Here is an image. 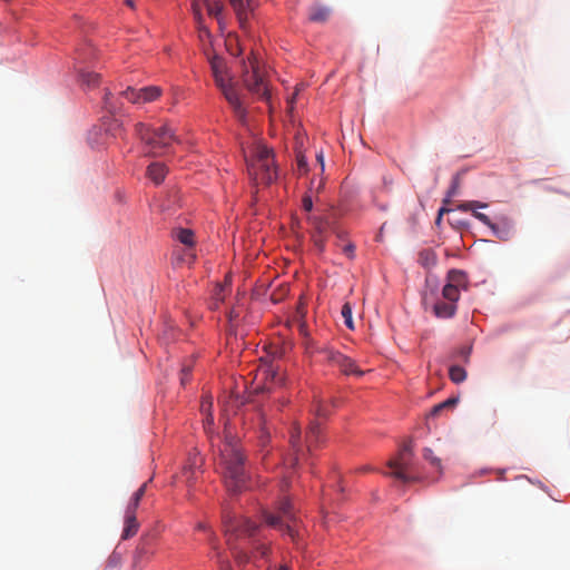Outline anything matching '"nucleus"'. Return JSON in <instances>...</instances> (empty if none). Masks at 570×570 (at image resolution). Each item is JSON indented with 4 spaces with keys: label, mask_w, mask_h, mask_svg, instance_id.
<instances>
[{
    "label": "nucleus",
    "mask_w": 570,
    "mask_h": 570,
    "mask_svg": "<svg viewBox=\"0 0 570 570\" xmlns=\"http://www.w3.org/2000/svg\"><path fill=\"white\" fill-rule=\"evenodd\" d=\"M226 542L239 566L268 561L271 543L262 538L259 525L247 518L225 511L223 515Z\"/></svg>",
    "instance_id": "f257e3e1"
},
{
    "label": "nucleus",
    "mask_w": 570,
    "mask_h": 570,
    "mask_svg": "<svg viewBox=\"0 0 570 570\" xmlns=\"http://www.w3.org/2000/svg\"><path fill=\"white\" fill-rule=\"evenodd\" d=\"M219 453V465L227 490L232 493H238L247 489L246 456L243 453L239 440L233 435H226Z\"/></svg>",
    "instance_id": "f03ea898"
},
{
    "label": "nucleus",
    "mask_w": 570,
    "mask_h": 570,
    "mask_svg": "<svg viewBox=\"0 0 570 570\" xmlns=\"http://www.w3.org/2000/svg\"><path fill=\"white\" fill-rule=\"evenodd\" d=\"M135 134L146 145L150 156L164 155L173 142H179L175 130L167 124L153 128L145 122H137Z\"/></svg>",
    "instance_id": "7ed1b4c3"
},
{
    "label": "nucleus",
    "mask_w": 570,
    "mask_h": 570,
    "mask_svg": "<svg viewBox=\"0 0 570 570\" xmlns=\"http://www.w3.org/2000/svg\"><path fill=\"white\" fill-rule=\"evenodd\" d=\"M242 82L252 95L269 101L271 92L266 71L254 52H250L246 60H242Z\"/></svg>",
    "instance_id": "20e7f679"
},
{
    "label": "nucleus",
    "mask_w": 570,
    "mask_h": 570,
    "mask_svg": "<svg viewBox=\"0 0 570 570\" xmlns=\"http://www.w3.org/2000/svg\"><path fill=\"white\" fill-rule=\"evenodd\" d=\"M248 173L256 184L269 185L277 178L273 151L266 146H257L254 159L248 164Z\"/></svg>",
    "instance_id": "39448f33"
},
{
    "label": "nucleus",
    "mask_w": 570,
    "mask_h": 570,
    "mask_svg": "<svg viewBox=\"0 0 570 570\" xmlns=\"http://www.w3.org/2000/svg\"><path fill=\"white\" fill-rule=\"evenodd\" d=\"M263 517L267 525L286 533L293 541L298 537L297 520L289 500H282L276 513L265 511Z\"/></svg>",
    "instance_id": "423d86ee"
},
{
    "label": "nucleus",
    "mask_w": 570,
    "mask_h": 570,
    "mask_svg": "<svg viewBox=\"0 0 570 570\" xmlns=\"http://www.w3.org/2000/svg\"><path fill=\"white\" fill-rule=\"evenodd\" d=\"M222 68H223V66H222L220 61H217V60L212 61V69H213L216 85L219 87L225 99L228 101V104L233 108L235 116L240 121H245L246 115H247L246 108L244 107L234 85L230 82H225L223 73H222Z\"/></svg>",
    "instance_id": "0eeeda50"
},
{
    "label": "nucleus",
    "mask_w": 570,
    "mask_h": 570,
    "mask_svg": "<svg viewBox=\"0 0 570 570\" xmlns=\"http://www.w3.org/2000/svg\"><path fill=\"white\" fill-rule=\"evenodd\" d=\"M412 442L405 443L400 450L397 458L392 459L387 462L389 468L392 469V472L389 473V475L404 483H409L416 480V478L412 475L414 472L412 464Z\"/></svg>",
    "instance_id": "6e6552de"
},
{
    "label": "nucleus",
    "mask_w": 570,
    "mask_h": 570,
    "mask_svg": "<svg viewBox=\"0 0 570 570\" xmlns=\"http://www.w3.org/2000/svg\"><path fill=\"white\" fill-rule=\"evenodd\" d=\"M325 357V360L334 366H337L341 372L345 375H356L362 376L364 372L357 367L355 362L346 356L340 353L338 351L332 350V348H323L320 351Z\"/></svg>",
    "instance_id": "1a4fd4ad"
},
{
    "label": "nucleus",
    "mask_w": 570,
    "mask_h": 570,
    "mask_svg": "<svg viewBox=\"0 0 570 570\" xmlns=\"http://www.w3.org/2000/svg\"><path fill=\"white\" fill-rule=\"evenodd\" d=\"M156 542L155 533H145L140 537L139 543L136 547L132 557V567L135 570H141L145 562H147L155 553L154 546Z\"/></svg>",
    "instance_id": "9d476101"
},
{
    "label": "nucleus",
    "mask_w": 570,
    "mask_h": 570,
    "mask_svg": "<svg viewBox=\"0 0 570 570\" xmlns=\"http://www.w3.org/2000/svg\"><path fill=\"white\" fill-rule=\"evenodd\" d=\"M173 237L186 246L183 259L187 262L189 265L193 264L196 258V255L193 252V248L195 246L194 232L188 228H175L173 230Z\"/></svg>",
    "instance_id": "9b49d317"
},
{
    "label": "nucleus",
    "mask_w": 570,
    "mask_h": 570,
    "mask_svg": "<svg viewBox=\"0 0 570 570\" xmlns=\"http://www.w3.org/2000/svg\"><path fill=\"white\" fill-rule=\"evenodd\" d=\"M289 445H291V464L297 465L301 458L305 454L304 448L301 442V428L294 424L289 432Z\"/></svg>",
    "instance_id": "f8f14e48"
},
{
    "label": "nucleus",
    "mask_w": 570,
    "mask_h": 570,
    "mask_svg": "<svg viewBox=\"0 0 570 570\" xmlns=\"http://www.w3.org/2000/svg\"><path fill=\"white\" fill-rule=\"evenodd\" d=\"M238 19L239 26L246 29L252 12V0H228Z\"/></svg>",
    "instance_id": "ddd939ff"
},
{
    "label": "nucleus",
    "mask_w": 570,
    "mask_h": 570,
    "mask_svg": "<svg viewBox=\"0 0 570 570\" xmlns=\"http://www.w3.org/2000/svg\"><path fill=\"white\" fill-rule=\"evenodd\" d=\"M209 543L215 554L214 558L218 564L219 570H233L228 559L224 556L223 551L218 547L217 538L214 533L210 534Z\"/></svg>",
    "instance_id": "4468645a"
},
{
    "label": "nucleus",
    "mask_w": 570,
    "mask_h": 570,
    "mask_svg": "<svg viewBox=\"0 0 570 570\" xmlns=\"http://www.w3.org/2000/svg\"><path fill=\"white\" fill-rule=\"evenodd\" d=\"M258 380H271L272 383L281 384L282 377L279 376L278 368L273 364L259 367L256 381Z\"/></svg>",
    "instance_id": "2eb2a0df"
},
{
    "label": "nucleus",
    "mask_w": 570,
    "mask_h": 570,
    "mask_svg": "<svg viewBox=\"0 0 570 570\" xmlns=\"http://www.w3.org/2000/svg\"><path fill=\"white\" fill-rule=\"evenodd\" d=\"M166 174L167 168L160 163H153L147 168V175L155 184H160L165 179Z\"/></svg>",
    "instance_id": "dca6fc26"
},
{
    "label": "nucleus",
    "mask_w": 570,
    "mask_h": 570,
    "mask_svg": "<svg viewBox=\"0 0 570 570\" xmlns=\"http://www.w3.org/2000/svg\"><path fill=\"white\" fill-rule=\"evenodd\" d=\"M448 283L458 288L466 289L468 287V277L463 271L460 269H451L448 273Z\"/></svg>",
    "instance_id": "f3484780"
},
{
    "label": "nucleus",
    "mask_w": 570,
    "mask_h": 570,
    "mask_svg": "<svg viewBox=\"0 0 570 570\" xmlns=\"http://www.w3.org/2000/svg\"><path fill=\"white\" fill-rule=\"evenodd\" d=\"M212 407H213L212 396H204L202 405H200V411L205 415L204 426L207 432H209L212 425L214 424V416L212 413Z\"/></svg>",
    "instance_id": "a211bd4d"
},
{
    "label": "nucleus",
    "mask_w": 570,
    "mask_h": 570,
    "mask_svg": "<svg viewBox=\"0 0 570 570\" xmlns=\"http://www.w3.org/2000/svg\"><path fill=\"white\" fill-rule=\"evenodd\" d=\"M161 88L157 86H148L139 89L140 104L151 102L161 96Z\"/></svg>",
    "instance_id": "6ab92c4d"
},
{
    "label": "nucleus",
    "mask_w": 570,
    "mask_h": 570,
    "mask_svg": "<svg viewBox=\"0 0 570 570\" xmlns=\"http://www.w3.org/2000/svg\"><path fill=\"white\" fill-rule=\"evenodd\" d=\"M139 529V522L137 521L136 515H125V525L122 530L121 538L127 540L136 535Z\"/></svg>",
    "instance_id": "aec40b11"
},
{
    "label": "nucleus",
    "mask_w": 570,
    "mask_h": 570,
    "mask_svg": "<svg viewBox=\"0 0 570 570\" xmlns=\"http://www.w3.org/2000/svg\"><path fill=\"white\" fill-rule=\"evenodd\" d=\"M417 262L424 268H431L436 265L438 256L433 249L425 248L419 253Z\"/></svg>",
    "instance_id": "412c9836"
},
{
    "label": "nucleus",
    "mask_w": 570,
    "mask_h": 570,
    "mask_svg": "<svg viewBox=\"0 0 570 570\" xmlns=\"http://www.w3.org/2000/svg\"><path fill=\"white\" fill-rule=\"evenodd\" d=\"M456 305L450 302H438L434 305V313L438 317L450 318L455 314Z\"/></svg>",
    "instance_id": "4be33fe9"
},
{
    "label": "nucleus",
    "mask_w": 570,
    "mask_h": 570,
    "mask_svg": "<svg viewBox=\"0 0 570 570\" xmlns=\"http://www.w3.org/2000/svg\"><path fill=\"white\" fill-rule=\"evenodd\" d=\"M495 237H498L501 240H509L512 235V227L509 223H504L503 225L494 224L492 223L491 226H489Z\"/></svg>",
    "instance_id": "5701e85b"
},
{
    "label": "nucleus",
    "mask_w": 570,
    "mask_h": 570,
    "mask_svg": "<svg viewBox=\"0 0 570 570\" xmlns=\"http://www.w3.org/2000/svg\"><path fill=\"white\" fill-rule=\"evenodd\" d=\"M203 4L206 7L207 12L210 17H214L217 19V21L220 23V17L222 12L224 10V4L220 0H202Z\"/></svg>",
    "instance_id": "b1692460"
},
{
    "label": "nucleus",
    "mask_w": 570,
    "mask_h": 570,
    "mask_svg": "<svg viewBox=\"0 0 570 570\" xmlns=\"http://www.w3.org/2000/svg\"><path fill=\"white\" fill-rule=\"evenodd\" d=\"M308 220L312 223V225L314 226V228L317 232L318 238L315 240L316 244L318 246H322L323 245V235L326 232L327 225H328L327 222H325L321 217H316V216H309Z\"/></svg>",
    "instance_id": "393cba45"
},
{
    "label": "nucleus",
    "mask_w": 570,
    "mask_h": 570,
    "mask_svg": "<svg viewBox=\"0 0 570 570\" xmlns=\"http://www.w3.org/2000/svg\"><path fill=\"white\" fill-rule=\"evenodd\" d=\"M308 17L313 22H325L330 17V9L321 6L312 7Z\"/></svg>",
    "instance_id": "a878e982"
},
{
    "label": "nucleus",
    "mask_w": 570,
    "mask_h": 570,
    "mask_svg": "<svg viewBox=\"0 0 570 570\" xmlns=\"http://www.w3.org/2000/svg\"><path fill=\"white\" fill-rule=\"evenodd\" d=\"M306 440L308 443L309 451H311L312 446H314L315 444H317L321 441V426H320L318 422L311 423L308 431H307Z\"/></svg>",
    "instance_id": "bb28decb"
},
{
    "label": "nucleus",
    "mask_w": 570,
    "mask_h": 570,
    "mask_svg": "<svg viewBox=\"0 0 570 570\" xmlns=\"http://www.w3.org/2000/svg\"><path fill=\"white\" fill-rule=\"evenodd\" d=\"M80 79L82 85L87 86L88 88H95L100 82V75L91 71H80Z\"/></svg>",
    "instance_id": "cd10ccee"
},
{
    "label": "nucleus",
    "mask_w": 570,
    "mask_h": 570,
    "mask_svg": "<svg viewBox=\"0 0 570 570\" xmlns=\"http://www.w3.org/2000/svg\"><path fill=\"white\" fill-rule=\"evenodd\" d=\"M104 108L111 115H116V114H119L120 110H121V107L120 105H118L116 101H114L112 99V94L109 89H106L105 90V96H104Z\"/></svg>",
    "instance_id": "c85d7f7f"
},
{
    "label": "nucleus",
    "mask_w": 570,
    "mask_h": 570,
    "mask_svg": "<svg viewBox=\"0 0 570 570\" xmlns=\"http://www.w3.org/2000/svg\"><path fill=\"white\" fill-rule=\"evenodd\" d=\"M449 376L453 383H462L466 379V371L460 365H452L449 370Z\"/></svg>",
    "instance_id": "c756f323"
},
{
    "label": "nucleus",
    "mask_w": 570,
    "mask_h": 570,
    "mask_svg": "<svg viewBox=\"0 0 570 570\" xmlns=\"http://www.w3.org/2000/svg\"><path fill=\"white\" fill-rule=\"evenodd\" d=\"M442 295L448 302L455 304L460 298V288L448 283L443 287Z\"/></svg>",
    "instance_id": "7c9ffc66"
},
{
    "label": "nucleus",
    "mask_w": 570,
    "mask_h": 570,
    "mask_svg": "<svg viewBox=\"0 0 570 570\" xmlns=\"http://www.w3.org/2000/svg\"><path fill=\"white\" fill-rule=\"evenodd\" d=\"M119 95L131 104H140L139 89L127 87L125 90L120 91Z\"/></svg>",
    "instance_id": "2f4dec72"
},
{
    "label": "nucleus",
    "mask_w": 570,
    "mask_h": 570,
    "mask_svg": "<svg viewBox=\"0 0 570 570\" xmlns=\"http://www.w3.org/2000/svg\"><path fill=\"white\" fill-rule=\"evenodd\" d=\"M487 207H488V204L481 203L479 200L463 202L458 205V209L461 212H474L478 208H487Z\"/></svg>",
    "instance_id": "473e14b6"
},
{
    "label": "nucleus",
    "mask_w": 570,
    "mask_h": 570,
    "mask_svg": "<svg viewBox=\"0 0 570 570\" xmlns=\"http://www.w3.org/2000/svg\"><path fill=\"white\" fill-rule=\"evenodd\" d=\"M341 314L344 318V323L345 325L350 328V330H354V323H353V318H352V307L348 303H345L343 306H342V311H341Z\"/></svg>",
    "instance_id": "72a5a7b5"
},
{
    "label": "nucleus",
    "mask_w": 570,
    "mask_h": 570,
    "mask_svg": "<svg viewBox=\"0 0 570 570\" xmlns=\"http://www.w3.org/2000/svg\"><path fill=\"white\" fill-rule=\"evenodd\" d=\"M423 458L431 463V465L435 466L439 471H441V460L434 455L433 451L429 448L423 450Z\"/></svg>",
    "instance_id": "f704fd0d"
},
{
    "label": "nucleus",
    "mask_w": 570,
    "mask_h": 570,
    "mask_svg": "<svg viewBox=\"0 0 570 570\" xmlns=\"http://www.w3.org/2000/svg\"><path fill=\"white\" fill-rule=\"evenodd\" d=\"M456 403L454 399H448L436 405H434L431 410V415L435 416L439 415L444 409L451 407Z\"/></svg>",
    "instance_id": "c9c22d12"
},
{
    "label": "nucleus",
    "mask_w": 570,
    "mask_h": 570,
    "mask_svg": "<svg viewBox=\"0 0 570 570\" xmlns=\"http://www.w3.org/2000/svg\"><path fill=\"white\" fill-rule=\"evenodd\" d=\"M258 420H259V440H261L262 445H265L266 441L269 436V433L265 426V417L262 413L258 414Z\"/></svg>",
    "instance_id": "e433bc0d"
},
{
    "label": "nucleus",
    "mask_w": 570,
    "mask_h": 570,
    "mask_svg": "<svg viewBox=\"0 0 570 570\" xmlns=\"http://www.w3.org/2000/svg\"><path fill=\"white\" fill-rule=\"evenodd\" d=\"M200 2L203 3L202 0H194L193 1V4H191V8H193V14H194V18L197 22V24H202L203 22V13H202V4Z\"/></svg>",
    "instance_id": "4c0bfd02"
},
{
    "label": "nucleus",
    "mask_w": 570,
    "mask_h": 570,
    "mask_svg": "<svg viewBox=\"0 0 570 570\" xmlns=\"http://www.w3.org/2000/svg\"><path fill=\"white\" fill-rule=\"evenodd\" d=\"M459 187H460V178H459V175H456L452 179V184L448 190L446 199L444 200V203H449V199L454 197L458 194Z\"/></svg>",
    "instance_id": "58836bf2"
},
{
    "label": "nucleus",
    "mask_w": 570,
    "mask_h": 570,
    "mask_svg": "<svg viewBox=\"0 0 570 570\" xmlns=\"http://www.w3.org/2000/svg\"><path fill=\"white\" fill-rule=\"evenodd\" d=\"M323 187H324V180L322 178L318 181H316L315 179H312L309 183L308 193H311L313 195H318L321 193V190L323 189Z\"/></svg>",
    "instance_id": "ea45409f"
},
{
    "label": "nucleus",
    "mask_w": 570,
    "mask_h": 570,
    "mask_svg": "<svg viewBox=\"0 0 570 570\" xmlns=\"http://www.w3.org/2000/svg\"><path fill=\"white\" fill-rule=\"evenodd\" d=\"M313 197L314 195L308 191L303 196L302 207L307 213H309L313 209Z\"/></svg>",
    "instance_id": "a19ab883"
},
{
    "label": "nucleus",
    "mask_w": 570,
    "mask_h": 570,
    "mask_svg": "<svg viewBox=\"0 0 570 570\" xmlns=\"http://www.w3.org/2000/svg\"><path fill=\"white\" fill-rule=\"evenodd\" d=\"M472 215L479 220L481 222L482 224L487 225L488 227L492 225V222L491 219L489 218L488 215L481 213V212H478V210H474L472 212Z\"/></svg>",
    "instance_id": "79ce46f5"
},
{
    "label": "nucleus",
    "mask_w": 570,
    "mask_h": 570,
    "mask_svg": "<svg viewBox=\"0 0 570 570\" xmlns=\"http://www.w3.org/2000/svg\"><path fill=\"white\" fill-rule=\"evenodd\" d=\"M139 507V502L135 501L132 498L130 499L127 508H126V512H125V515H136V511Z\"/></svg>",
    "instance_id": "37998d69"
},
{
    "label": "nucleus",
    "mask_w": 570,
    "mask_h": 570,
    "mask_svg": "<svg viewBox=\"0 0 570 570\" xmlns=\"http://www.w3.org/2000/svg\"><path fill=\"white\" fill-rule=\"evenodd\" d=\"M297 170L299 174L307 173V163L303 155L297 156Z\"/></svg>",
    "instance_id": "c03bdc74"
},
{
    "label": "nucleus",
    "mask_w": 570,
    "mask_h": 570,
    "mask_svg": "<svg viewBox=\"0 0 570 570\" xmlns=\"http://www.w3.org/2000/svg\"><path fill=\"white\" fill-rule=\"evenodd\" d=\"M147 482H145L134 494H132V499L137 502L140 503L141 499L144 498L145 493H146V489H147Z\"/></svg>",
    "instance_id": "a18cd8bd"
},
{
    "label": "nucleus",
    "mask_w": 570,
    "mask_h": 570,
    "mask_svg": "<svg viewBox=\"0 0 570 570\" xmlns=\"http://www.w3.org/2000/svg\"><path fill=\"white\" fill-rule=\"evenodd\" d=\"M199 37L202 40L209 39L212 37L209 29L204 24V21L202 24H197Z\"/></svg>",
    "instance_id": "49530a36"
},
{
    "label": "nucleus",
    "mask_w": 570,
    "mask_h": 570,
    "mask_svg": "<svg viewBox=\"0 0 570 570\" xmlns=\"http://www.w3.org/2000/svg\"><path fill=\"white\" fill-rule=\"evenodd\" d=\"M343 252H344V254L347 257L353 258L354 257V252H355V246L350 243V244L344 246Z\"/></svg>",
    "instance_id": "de8ad7c7"
},
{
    "label": "nucleus",
    "mask_w": 570,
    "mask_h": 570,
    "mask_svg": "<svg viewBox=\"0 0 570 570\" xmlns=\"http://www.w3.org/2000/svg\"><path fill=\"white\" fill-rule=\"evenodd\" d=\"M315 413L317 417H325L327 415V411L322 405L317 406Z\"/></svg>",
    "instance_id": "09e8293b"
},
{
    "label": "nucleus",
    "mask_w": 570,
    "mask_h": 570,
    "mask_svg": "<svg viewBox=\"0 0 570 570\" xmlns=\"http://www.w3.org/2000/svg\"><path fill=\"white\" fill-rule=\"evenodd\" d=\"M316 160L320 164L321 173H323L324 171V157H323L322 153L316 155Z\"/></svg>",
    "instance_id": "8fccbe9b"
},
{
    "label": "nucleus",
    "mask_w": 570,
    "mask_h": 570,
    "mask_svg": "<svg viewBox=\"0 0 570 570\" xmlns=\"http://www.w3.org/2000/svg\"><path fill=\"white\" fill-rule=\"evenodd\" d=\"M272 387L267 384H264L263 386H261V384L257 382L256 386H255V391L258 392V391H269Z\"/></svg>",
    "instance_id": "3c124183"
},
{
    "label": "nucleus",
    "mask_w": 570,
    "mask_h": 570,
    "mask_svg": "<svg viewBox=\"0 0 570 570\" xmlns=\"http://www.w3.org/2000/svg\"><path fill=\"white\" fill-rule=\"evenodd\" d=\"M239 316V313L236 308H233L229 313V320L230 322H234Z\"/></svg>",
    "instance_id": "603ef678"
},
{
    "label": "nucleus",
    "mask_w": 570,
    "mask_h": 570,
    "mask_svg": "<svg viewBox=\"0 0 570 570\" xmlns=\"http://www.w3.org/2000/svg\"><path fill=\"white\" fill-rule=\"evenodd\" d=\"M297 94H298V88L296 89V91L293 94V96L291 97V99L288 100V105H289V110H293V104L297 97Z\"/></svg>",
    "instance_id": "864d4df0"
},
{
    "label": "nucleus",
    "mask_w": 570,
    "mask_h": 570,
    "mask_svg": "<svg viewBox=\"0 0 570 570\" xmlns=\"http://www.w3.org/2000/svg\"><path fill=\"white\" fill-rule=\"evenodd\" d=\"M190 372H191L190 366H184V367L181 368V374H185V375H187V376L190 374Z\"/></svg>",
    "instance_id": "5fc2aeb1"
},
{
    "label": "nucleus",
    "mask_w": 570,
    "mask_h": 570,
    "mask_svg": "<svg viewBox=\"0 0 570 570\" xmlns=\"http://www.w3.org/2000/svg\"><path fill=\"white\" fill-rule=\"evenodd\" d=\"M197 529L200 530V531H207L208 527L205 523L200 522V523L197 524Z\"/></svg>",
    "instance_id": "6e6d98bb"
},
{
    "label": "nucleus",
    "mask_w": 570,
    "mask_h": 570,
    "mask_svg": "<svg viewBox=\"0 0 570 570\" xmlns=\"http://www.w3.org/2000/svg\"><path fill=\"white\" fill-rule=\"evenodd\" d=\"M449 212H450V209H448V208H445V207H442V208H440V210H439V215H438V216L442 217V215H443L444 213H449Z\"/></svg>",
    "instance_id": "4d7b16f0"
},
{
    "label": "nucleus",
    "mask_w": 570,
    "mask_h": 570,
    "mask_svg": "<svg viewBox=\"0 0 570 570\" xmlns=\"http://www.w3.org/2000/svg\"><path fill=\"white\" fill-rule=\"evenodd\" d=\"M187 379H188V376H187V375L181 374L180 382H181V384H183V385H185V384H186Z\"/></svg>",
    "instance_id": "13d9d810"
},
{
    "label": "nucleus",
    "mask_w": 570,
    "mask_h": 570,
    "mask_svg": "<svg viewBox=\"0 0 570 570\" xmlns=\"http://www.w3.org/2000/svg\"><path fill=\"white\" fill-rule=\"evenodd\" d=\"M126 4L130 8H135L134 0H126Z\"/></svg>",
    "instance_id": "bf43d9fd"
},
{
    "label": "nucleus",
    "mask_w": 570,
    "mask_h": 570,
    "mask_svg": "<svg viewBox=\"0 0 570 570\" xmlns=\"http://www.w3.org/2000/svg\"><path fill=\"white\" fill-rule=\"evenodd\" d=\"M277 570H291L288 566L282 564L277 568Z\"/></svg>",
    "instance_id": "052dcab7"
},
{
    "label": "nucleus",
    "mask_w": 570,
    "mask_h": 570,
    "mask_svg": "<svg viewBox=\"0 0 570 570\" xmlns=\"http://www.w3.org/2000/svg\"><path fill=\"white\" fill-rule=\"evenodd\" d=\"M441 219H442V217L438 216V218H436V224H440V223H441Z\"/></svg>",
    "instance_id": "680f3d73"
}]
</instances>
